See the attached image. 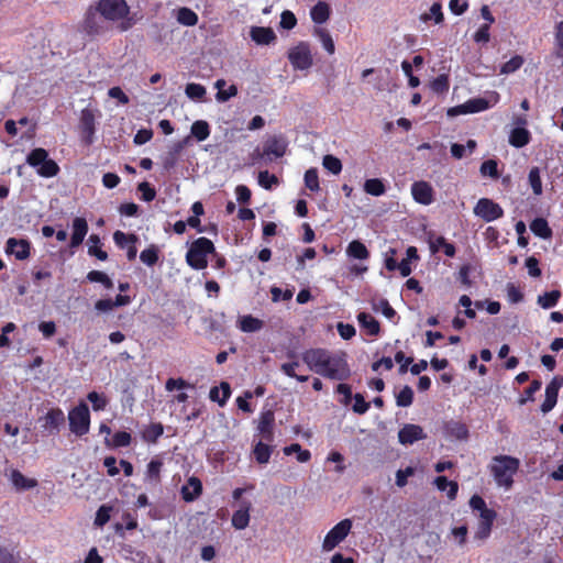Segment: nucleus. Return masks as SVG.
I'll return each mask as SVG.
<instances>
[{"label": "nucleus", "mask_w": 563, "mask_h": 563, "mask_svg": "<svg viewBox=\"0 0 563 563\" xmlns=\"http://www.w3.org/2000/svg\"><path fill=\"white\" fill-rule=\"evenodd\" d=\"M475 216L482 218L486 222H492L501 218L504 211L501 207L488 198H481L474 207Z\"/></svg>", "instance_id": "11"}, {"label": "nucleus", "mask_w": 563, "mask_h": 563, "mask_svg": "<svg viewBox=\"0 0 563 563\" xmlns=\"http://www.w3.org/2000/svg\"><path fill=\"white\" fill-rule=\"evenodd\" d=\"M314 35L319 38V41L321 42L323 48L330 55L334 54V51H335L334 42H333V38H332V36H331V34L329 33L328 30L322 29V27H317L314 30Z\"/></svg>", "instance_id": "34"}, {"label": "nucleus", "mask_w": 563, "mask_h": 563, "mask_svg": "<svg viewBox=\"0 0 563 563\" xmlns=\"http://www.w3.org/2000/svg\"><path fill=\"white\" fill-rule=\"evenodd\" d=\"M431 88L434 92L443 93L449 89V78L446 75L438 76L431 84Z\"/></svg>", "instance_id": "55"}, {"label": "nucleus", "mask_w": 563, "mask_h": 563, "mask_svg": "<svg viewBox=\"0 0 563 563\" xmlns=\"http://www.w3.org/2000/svg\"><path fill=\"white\" fill-rule=\"evenodd\" d=\"M305 185L311 191H318L320 189L318 172L316 168H310L305 173Z\"/></svg>", "instance_id": "50"}, {"label": "nucleus", "mask_w": 563, "mask_h": 563, "mask_svg": "<svg viewBox=\"0 0 563 563\" xmlns=\"http://www.w3.org/2000/svg\"><path fill=\"white\" fill-rule=\"evenodd\" d=\"M274 413L272 411H266L262 415L260 423H258V430L262 433L263 440L267 442L273 441V424H274Z\"/></svg>", "instance_id": "25"}, {"label": "nucleus", "mask_w": 563, "mask_h": 563, "mask_svg": "<svg viewBox=\"0 0 563 563\" xmlns=\"http://www.w3.org/2000/svg\"><path fill=\"white\" fill-rule=\"evenodd\" d=\"M329 353L325 349H309L302 353L301 357L311 371L321 375V367L324 365Z\"/></svg>", "instance_id": "12"}, {"label": "nucleus", "mask_w": 563, "mask_h": 563, "mask_svg": "<svg viewBox=\"0 0 563 563\" xmlns=\"http://www.w3.org/2000/svg\"><path fill=\"white\" fill-rule=\"evenodd\" d=\"M498 99L499 96L497 92H490L484 98H473L460 106L450 108L448 110V115L455 117L459 114L477 113L495 106L498 102Z\"/></svg>", "instance_id": "4"}, {"label": "nucleus", "mask_w": 563, "mask_h": 563, "mask_svg": "<svg viewBox=\"0 0 563 563\" xmlns=\"http://www.w3.org/2000/svg\"><path fill=\"white\" fill-rule=\"evenodd\" d=\"M530 230L533 234L542 239H549L552 235V231L549 228L547 220L543 218L534 219L530 224Z\"/></svg>", "instance_id": "32"}, {"label": "nucleus", "mask_w": 563, "mask_h": 563, "mask_svg": "<svg viewBox=\"0 0 563 563\" xmlns=\"http://www.w3.org/2000/svg\"><path fill=\"white\" fill-rule=\"evenodd\" d=\"M278 179L275 175H271L267 170L258 173V184L265 188L271 189L272 185L277 184Z\"/></svg>", "instance_id": "57"}, {"label": "nucleus", "mask_w": 563, "mask_h": 563, "mask_svg": "<svg viewBox=\"0 0 563 563\" xmlns=\"http://www.w3.org/2000/svg\"><path fill=\"white\" fill-rule=\"evenodd\" d=\"M5 252L13 254L16 260H25L30 256V243L24 239L10 238L5 244Z\"/></svg>", "instance_id": "17"}, {"label": "nucleus", "mask_w": 563, "mask_h": 563, "mask_svg": "<svg viewBox=\"0 0 563 563\" xmlns=\"http://www.w3.org/2000/svg\"><path fill=\"white\" fill-rule=\"evenodd\" d=\"M352 529V520L343 519L336 523L324 537L322 549L324 551L333 550L341 543L350 533Z\"/></svg>", "instance_id": "8"}, {"label": "nucleus", "mask_w": 563, "mask_h": 563, "mask_svg": "<svg viewBox=\"0 0 563 563\" xmlns=\"http://www.w3.org/2000/svg\"><path fill=\"white\" fill-rule=\"evenodd\" d=\"M423 429L418 424H405L398 432V440L404 445H409L416 441L426 439Z\"/></svg>", "instance_id": "15"}, {"label": "nucleus", "mask_w": 563, "mask_h": 563, "mask_svg": "<svg viewBox=\"0 0 563 563\" xmlns=\"http://www.w3.org/2000/svg\"><path fill=\"white\" fill-rule=\"evenodd\" d=\"M336 329L340 336L344 340H350L355 335V328L352 324L339 322Z\"/></svg>", "instance_id": "62"}, {"label": "nucleus", "mask_w": 563, "mask_h": 563, "mask_svg": "<svg viewBox=\"0 0 563 563\" xmlns=\"http://www.w3.org/2000/svg\"><path fill=\"white\" fill-rule=\"evenodd\" d=\"M529 141L530 133L522 126L515 128L509 135V143L517 148L523 147Z\"/></svg>", "instance_id": "29"}, {"label": "nucleus", "mask_w": 563, "mask_h": 563, "mask_svg": "<svg viewBox=\"0 0 563 563\" xmlns=\"http://www.w3.org/2000/svg\"><path fill=\"white\" fill-rule=\"evenodd\" d=\"M202 493V484L201 481L196 477H189L186 485L181 487V496L185 501H194L197 499Z\"/></svg>", "instance_id": "20"}, {"label": "nucleus", "mask_w": 563, "mask_h": 563, "mask_svg": "<svg viewBox=\"0 0 563 563\" xmlns=\"http://www.w3.org/2000/svg\"><path fill=\"white\" fill-rule=\"evenodd\" d=\"M185 93L191 100H201L206 95V88L200 84L190 82L187 84Z\"/></svg>", "instance_id": "44"}, {"label": "nucleus", "mask_w": 563, "mask_h": 563, "mask_svg": "<svg viewBox=\"0 0 563 563\" xmlns=\"http://www.w3.org/2000/svg\"><path fill=\"white\" fill-rule=\"evenodd\" d=\"M322 165L325 169H328L330 173L338 175L342 170V163L341 161L333 156V155H325L322 161Z\"/></svg>", "instance_id": "46"}, {"label": "nucleus", "mask_w": 563, "mask_h": 563, "mask_svg": "<svg viewBox=\"0 0 563 563\" xmlns=\"http://www.w3.org/2000/svg\"><path fill=\"white\" fill-rule=\"evenodd\" d=\"M434 485L441 492H448L446 496L450 500H454L457 495L459 485L456 482L449 481L445 476H439L434 479Z\"/></svg>", "instance_id": "27"}, {"label": "nucleus", "mask_w": 563, "mask_h": 563, "mask_svg": "<svg viewBox=\"0 0 563 563\" xmlns=\"http://www.w3.org/2000/svg\"><path fill=\"white\" fill-rule=\"evenodd\" d=\"M88 232V223L86 219L77 217L73 221V234L70 239V247H78Z\"/></svg>", "instance_id": "21"}, {"label": "nucleus", "mask_w": 563, "mask_h": 563, "mask_svg": "<svg viewBox=\"0 0 563 563\" xmlns=\"http://www.w3.org/2000/svg\"><path fill=\"white\" fill-rule=\"evenodd\" d=\"M159 249L155 244H151L146 250L142 251L140 254V260L143 264L147 266H153L158 261Z\"/></svg>", "instance_id": "38"}, {"label": "nucleus", "mask_w": 563, "mask_h": 563, "mask_svg": "<svg viewBox=\"0 0 563 563\" xmlns=\"http://www.w3.org/2000/svg\"><path fill=\"white\" fill-rule=\"evenodd\" d=\"M238 95V88L235 85H231L227 90L220 89V91L217 92L216 99L219 102H225L230 98L235 97Z\"/></svg>", "instance_id": "63"}, {"label": "nucleus", "mask_w": 563, "mask_h": 563, "mask_svg": "<svg viewBox=\"0 0 563 563\" xmlns=\"http://www.w3.org/2000/svg\"><path fill=\"white\" fill-rule=\"evenodd\" d=\"M529 184L534 195L539 196L542 194V181L540 177L539 167H532L528 175Z\"/></svg>", "instance_id": "43"}, {"label": "nucleus", "mask_w": 563, "mask_h": 563, "mask_svg": "<svg viewBox=\"0 0 563 563\" xmlns=\"http://www.w3.org/2000/svg\"><path fill=\"white\" fill-rule=\"evenodd\" d=\"M111 508L102 505L96 514L95 525L98 527L104 526L110 520Z\"/></svg>", "instance_id": "56"}, {"label": "nucleus", "mask_w": 563, "mask_h": 563, "mask_svg": "<svg viewBox=\"0 0 563 563\" xmlns=\"http://www.w3.org/2000/svg\"><path fill=\"white\" fill-rule=\"evenodd\" d=\"M357 320L363 329L367 331L369 335H377L380 331L378 321L367 312H361L357 314Z\"/></svg>", "instance_id": "28"}, {"label": "nucleus", "mask_w": 563, "mask_h": 563, "mask_svg": "<svg viewBox=\"0 0 563 563\" xmlns=\"http://www.w3.org/2000/svg\"><path fill=\"white\" fill-rule=\"evenodd\" d=\"M42 423V428L49 433H58L60 427L65 422L64 412L59 408H53L47 411V413L40 419Z\"/></svg>", "instance_id": "13"}, {"label": "nucleus", "mask_w": 563, "mask_h": 563, "mask_svg": "<svg viewBox=\"0 0 563 563\" xmlns=\"http://www.w3.org/2000/svg\"><path fill=\"white\" fill-rule=\"evenodd\" d=\"M496 518L497 517H487L479 519L476 531L474 532V540L484 542L486 539H488Z\"/></svg>", "instance_id": "26"}, {"label": "nucleus", "mask_w": 563, "mask_h": 563, "mask_svg": "<svg viewBox=\"0 0 563 563\" xmlns=\"http://www.w3.org/2000/svg\"><path fill=\"white\" fill-rule=\"evenodd\" d=\"M177 21L186 26H194L198 22V15L189 8H180L177 13Z\"/></svg>", "instance_id": "40"}, {"label": "nucleus", "mask_w": 563, "mask_h": 563, "mask_svg": "<svg viewBox=\"0 0 563 563\" xmlns=\"http://www.w3.org/2000/svg\"><path fill=\"white\" fill-rule=\"evenodd\" d=\"M290 64L296 69L305 70L311 67L312 56L309 45L305 42L299 43L288 53Z\"/></svg>", "instance_id": "9"}, {"label": "nucleus", "mask_w": 563, "mask_h": 563, "mask_svg": "<svg viewBox=\"0 0 563 563\" xmlns=\"http://www.w3.org/2000/svg\"><path fill=\"white\" fill-rule=\"evenodd\" d=\"M253 454L255 460L260 464H266L269 461L272 454V446L263 443L262 441L257 442L253 449Z\"/></svg>", "instance_id": "35"}, {"label": "nucleus", "mask_w": 563, "mask_h": 563, "mask_svg": "<svg viewBox=\"0 0 563 563\" xmlns=\"http://www.w3.org/2000/svg\"><path fill=\"white\" fill-rule=\"evenodd\" d=\"M372 307L374 311H382V313L388 319H391L396 314V311L389 305L387 299H380L377 302L373 301Z\"/></svg>", "instance_id": "49"}, {"label": "nucleus", "mask_w": 563, "mask_h": 563, "mask_svg": "<svg viewBox=\"0 0 563 563\" xmlns=\"http://www.w3.org/2000/svg\"><path fill=\"white\" fill-rule=\"evenodd\" d=\"M522 64L523 58L521 56H515L501 66L500 71L503 74H511L519 69L522 66Z\"/></svg>", "instance_id": "54"}, {"label": "nucleus", "mask_w": 563, "mask_h": 563, "mask_svg": "<svg viewBox=\"0 0 563 563\" xmlns=\"http://www.w3.org/2000/svg\"><path fill=\"white\" fill-rule=\"evenodd\" d=\"M297 19L291 11L285 10L280 15V26L286 30L295 27Z\"/></svg>", "instance_id": "59"}, {"label": "nucleus", "mask_w": 563, "mask_h": 563, "mask_svg": "<svg viewBox=\"0 0 563 563\" xmlns=\"http://www.w3.org/2000/svg\"><path fill=\"white\" fill-rule=\"evenodd\" d=\"M489 468L497 485L509 489L519 468V460L509 455H498L493 457Z\"/></svg>", "instance_id": "1"}, {"label": "nucleus", "mask_w": 563, "mask_h": 563, "mask_svg": "<svg viewBox=\"0 0 563 563\" xmlns=\"http://www.w3.org/2000/svg\"><path fill=\"white\" fill-rule=\"evenodd\" d=\"M163 463L159 460H152L147 464L146 478L151 482L158 483Z\"/></svg>", "instance_id": "48"}, {"label": "nucleus", "mask_w": 563, "mask_h": 563, "mask_svg": "<svg viewBox=\"0 0 563 563\" xmlns=\"http://www.w3.org/2000/svg\"><path fill=\"white\" fill-rule=\"evenodd\" d=\"M287 145L288 143L284 135H273L266 140L263 155L279 158L285 155Z\"/></svg>", "instance_id": "14"}, {"label": "nucleus", "mask_w": 563, "mask_h": 563, "mask_svg": "<svg viewBox=\"0 0 563 563\" xmlns=\"http://www.w3.org/2000/svg\"><path fill=\"white\" fill-rule=\"evenodd\" d=\"M468 505L473 511L478 512V519L497 517V512L494 509L488 508L486 501L479 495H473Z\"/></svg>", "instance_id": "22"}, {"label": "nucleus", "mask_w": 563, "mask_h": 563, "mask_svg": "<svg viewBox=\"0 0 563 563\" xmlns=\"http://www.w3.org/2000/svg\"><path fill=\"white\" fill-rule=\"evenodd\" d=\"M103 18L100 15L96 5H90L82 20V30L90 36H96L104 32Z\"/></svg>", "instance_id": "10"}, {"label": "nucleus", "mask_w": 563, "mask_h": 563, "mask_svg": "<svg viewBox=\"0 0 563 563\" xmlns=\"http://www.w3.org/2000/svg\"><path fill=\"white\" fill-rule=\"evenodd\" d=\"M444 430L448 437L456 440H465L468 437L467 427L460 421H448L444 424Z\"/></svg>", "instance_id": "23"}, {"label": "nucleus", "mask_w": 563, "mask_h": 563, "mask_svg": "<svg viewBox=\"0 0 563 563\" xmlns=\"http://www.w3.org/2000/svg\"><path fill=\"white\" fill-rule=\"evenodd\" d=\"M310 14L314 23L322 24L330 16V7L325 2L319 1L316 5L312 7Z\"/></svg>", "instance_id": "30"}, {"label": "nucleus", "mask_w": 563, "mask_h": 563, "mask_svg": "<svg viewBox=\"0 0 563 563\" xmlns=\"http://www.w3.org/2000/svg\"><path fill=\"white\" fill-rule=\"evenodd\" d=\"M163 426L161 423L151 424L144 432V438L150 441H156L163 434Z\"/></svg>", "instance_id": "60"}, {"label": "nucleus", "mask_w": 563, "mask_h": 563, "mask_svg": "<svg viewBox=\"0 0 563 563\" xmlns=\"http://www.w3.org/2000/svg\"><path fill=\"white\" fill-rule=\"evenodd\" d=\"M481 174L492 178L498 177L497 162L494 159L485 161L481 166Z\"/></svg>", "instance_id": "52"}, {"label": "nucleus", "mask_w": 563, "mask_h": 563, "mask_svg": "<svg viewBox=\"0 0 563 563\" xmlns=\"http://www.w3.org/2000/svg\"><path fill=\"white\" fill-rule=\"evenodd\" d=\"M88 400L92 404V408L96 411L103 410L107 406V399L97 391H91L87 396Z\"/></svg>", "instance_id": "53"}, {"label": "nucleus", "mask_w": 563, "mask_h": 563, "mask_svg": "<svg viewBox=\"0 0 563 563\" xmlns=\"http://www.w3.org/2000/svg\"><path fill=\"white\" fill-rule=\"evenodd\" d=\"M364 190L366 194L378 197L385 194L386 188L383 181L378 178L367 179L364 183Z\"/></svg>", "instance_id": "39"}, {"label": "nucleus", "mask_w": 563, "mask_h": 563, "mask_svg": "<svg viewBox=\"0 0 563 563\" xmlns=\"http://www.w3.org/2000/svg\"><path fill=\"white\" fill-rule=\"evenodd\" d=\"M95 122L96 118L93 111L90 109H84L80 115V128L82 132V140L88 145L93 142V134L96 131Z\"/></svg>", "instance_id": "16"}, {"label": "nucleus", "mask_w": 563, "mask_h": 563, "mask_svg": "<svg viewBox=\"0 0 563 563\" xmlns=\"http://www.w3.org/2000/svg\"><path fill=\"white\" fill-rule=\"evenodd\" d=\"M113 240L118 246L123 249L126 243L134 244L137 241V236L134 234H125L122 231H117L113 234Z\"/></svg>", "instance_id": "51"}, {"label": "nucleus", "mask_w": 563, "mask_h": 563, "mask_svg": "<svg viewBox=\"0 0 563 563\" xmlns=\"http://www.w3.org/2000/svg\"><path fill=\"white\" fill-rule=\"evenodd\" d=\"M90 243L88 253L89 255L96 256L100 261H106L108 258L107 252L99 249L98 244H100V238L97 234H91L88 239Z\"/></svg>", "instance_id": "42"}, {"label": "nucleus", "mask_w": 563, "mask_h": 563, "mask_svg": "<svg viewBox=\"0 0 563 563\" xmlns=\"http://www.w3.org/2000/svg\"><path fill=\"white\" fill-rule=\"evenodd\" d=\"M250 505L246 507L236 510L232 516V526L238 529L242 530L245 529L249 526L250 522Z\"/></svg>", "instance_id": "33"}, {"label": "nucleus", "mask_w": 563, "mask_h": 563, "mask_svg": "<svg viewBox=\"0 0 563 563\" xmlns=\"http://www.w3.org/2000/svg\"><path fill=\"white\" fill-rule=\"evenodd\" d=\"M0 563H19V556L4 547H0Z\"/></svg>", "instance_id": "64"}, {"label": "nucleus", "mask_w": 563, "mask_h": 563, "mask_svg": "<svg viewBox=\"0 0 563 563\" xmlns=\"http://www.w3.org/2000/svg\"><path fill=\"white\" fill-rule=\"evenodd\" d=\"M69 429L73 433L81 437L89 431L90 413L85 402H80L68 413Z\"/></svg>", "instance_id": "6"}, {"label": "nucleus", "mask_w": 563, "mask_h": 563, "mask_svg": "<svg viewBox=\"0 0 563 563\" xmlns=\"http://www.w3.org/2000/svg\"><path fill=\"white\" fill-rule=\"evenodd\" d=\"M433 19L437 24L441 23L443 21V13H442V5L439 2H434L429 13H423L421 15V20L427 22L429 20Z\"/></svg>", "instance_id": "45"}, {"label": "nucleus", "mask_w": 563, "mask_h": 563, "mask_svg": "<svg viewBox=\"0 0 563 563\" xmlns=\"http://www.w3.org/2000/svg\"><path fill=\"white\" fill-rule=\"evenodd\" d=\"M263 328V321L253 316H244L240 319V329L243 332H256Z\"/></svg>", "instance_id": "36"}, {"label": "nucleus", "mask_w": 563, "mask_h": 563, "mask_svg": "<svg viewBox=\"0 0 563 563\" xmlns=\"http://www.w3.org/2000/svg\"><path fill=\"white\" fill-rule=\"evenodd\" d=\"M190 133L197 139V141H205L210 135L209 123L205 120L195 121L190 128Z\"/></svg>", "instance_id": "31"}, {"label": "nucleus", "mask_w": 563, "mask_h": 563, "mask_svg": "<svg viewBox=\"0 0 563 563\" xmlns=\"http://www.w3.org/2000/svg\"><path fill=\"white\" fill-rule=\"evenodd\" d=\"M10 481L18 490H27L37 486V481L25 477L20 471L13 470L10 474Z\"/></svg>", "instance_id": "24"}, {"label": "nucleus", "mask_w": 563, "mask_h": 563, "mask_svg": "<svg viewBox=\"0 0 563 563\" xmlns=\"http://www.w3.org/2000/svg\"><path fill=\"white\" fill-rule=\"evenodd\" d=\"M413 400V391L410 386H405L396 396V402L399 407H409Z\"/></svg>", "instance_id": "47"}, {"label": "nucleus", "mask_w": 563, "mask_h": 563, "mask_svg": "<svg viewBox=\"0 0 563 563\" xmlns=\"http://www.w3.org/2000/svg\"><path fill=\"white\" fill-rule=\"evenodd\" d=\"M561 297V291L560 290H552L550 292H545L541 296L538 297V303L543 308V309H550L552 307H554L559 299Z\"/></svg>", "instance_id": "41"}, {"label": "nucleus", "mask_w": 563, "mask_h": 563, "mask_svg": "<svg viewBox=\"0 0 563 563\" xmlns=\"http://www.w3.org/2000/svg\"><path fill=\"white\" fill-rule=\"evenodd\" d=\"M250 36L257 45H269L276 40L273 29L264 26H252Z\"/></svg>", "instance_id": "19"}, {"label": "nucleus", "mask_w": 563, "mask_h": 563, "mask_svg": "<svg viewBox=\"0 0 563 563\" xmlns=\"http://www.w3.org/2000/svg\"><path fill=\"white\" fill-rule=\"evenodd\" d=\"M96 8L100 15L109 21H118L129 13V7L124 0H99Z\"/></svg>", "instance_id": "7"}, {"label": "nucleus", "mask_w": 563, "mask_h": 563, "mask_svg": "<svg viewBox=\"0 0 563 563\" xmlns=\"http://www.w3.org/2000/svg\"><path fill=\"white\" fill-rule=\"evenodd\" d=\"M413 199L422 205H430L433 201V191L431 186L426 181H417L411 186Z\"/></svg>", "instance_id": "18"}, {"label": "nucleus", "mask_w": 563, "mask_h": 563, "mask_svg": "<svg viewBox=\"0 0 563 563\" xmlns=\"http://www.w3.org/2000/svg\"><path fill=\"white\" fill-rule=\"evenodd\" d=\"M131 443V435L125 431L117 432L112 438V445L115 448L128 446Z\"/></svg>", "instance_id": "61"}, {"label": "nucleus", "mask_w": 563, "mask_h": 563, "mask_svg": "<svg viewBox=\"0 0 563 563\" xmlns=\"http://www.w3.org/2000/svg\"><path fill=\"white\" fill-rule=\"evenodd\" d=\"M349 256L357 258V260H366L369 256V253L366 246L360 241H352L346 250Z\"/></svg>", "instance_id": "37"}, {"label": "nucleus", "mask_w": 563, "mask_h": 563, "mask_svg": "<svg viewBox=\"0 0 563 563\" xmlns=\"http://www.w3.org/2000/svg\"><path fill=\"white\" fill-rule=\"evenodd\" d=\"M26 163L37 167V174L45 178L54 177L59 172L57 163L48 158L47 151L42 147L32 150L26 157Z\"/></svg>", "instance_id": "3"}, {"label": "nucleus", "mask_w": 563, "mask_h": 563, "mask_svg": "<svg viewBox=\"0 0 563 563\" xmlns=\"http://www.w3.org/2000/svg\"><path fill=\"white\" fill-rule=\"evenodd\" d=\"M321 371V376L335 380H344L350 376V368L344 354L329 353Z\"/></svg>", "instance_id": "5"}, {"label": "nucleus", "mask_w": 563, "mask_h": 563, "mask_svg": "<svg viewBox=\"0 0 563 563\" xmlns=\"http://www.w3.org/2000/svg\"><path fill=\"white\" fill-rule=\"evenodd\" d=\"M467 532L468 530L466 526L455 527L451 530V534L455 538L459 547L462 548L465 545L467 540Z\"/></svg>", "instance_id": "58"}, {"label": "nucleus", "mask_w": 563, "mask_h": 563, "mask_svg": "<svg viewBox=\"0 0 563 563\" xmlns=\"http://www.w3.org/2000/svg\"><path fill=\"white\" fill-rule=\"evenodd\" d=\"M213 243L207 238L197 239L190 246L186 255L188 265L195 269L207 267V255L214 253Z\"/></svg>", "instance_id": "2"}]
</instances>
